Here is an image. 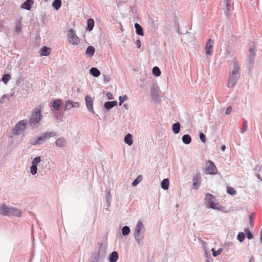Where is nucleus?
Wrapping results in <instances>:
<instances>
[{
  "label": "nucleus",
  "instance_id": "34",
  "mask_svg": "<svg viewBox=\"0 0 262 262\" xmlns=\"http://www.w3.org/2000/svg\"><path fill=\"white\" fill-rule=\"evenodd\" d=\"M161 71L158 67H154L152 68V74L158 77L161 75Z\"/></svg>",
  "mask_w": 262,
  "mask_h": 262
},
{
  "label": "nucleus",
  "instance_id": "20",
  "mask_svg": "<svg viewBox=\"0 0 262 262\" xmlns=\"http://www.w3.org/2000/svg\"><path fill=\"white\" fill-rule=\"evenodd\" d=\"M66 143V140L63 138H58L55 142L56 146L59 147H64Z\"/></svg>",
  "mask_w": 262,
  "mask_h": 262
},
{
  "label": "nucleus",
  "instance_id": "64",
  "mask_svg": "<svg viewBox=\"0 0 262 262\" xmlns=\"http://www.w3.org/2000/svg\"><path fill=\"white\" fill-rule=\"evenodd\" d=\"M77 92H80V88H77Z\"/></svg>",
  "mask_w": 262,
  "mask_h": 262
},
{
  "label": "nucleus",
  "instance_id": "58",
  "mask_svg": "<svg viewBox=\"0 0 262 262\" xmlns=\"http://www.w3.org/2000/svg\"><path fill=\"white\" fill-rule=\"evenodd\" d=\"M253 257L252 256L250 258L248 262H253Z\"/></svg>",
  "mask_w": 262,
  "mask_h": 262
},
{
  "label": "nucleus",
  "instance_id": "42",
  "mask_svg": "<svg viewBox=\"0 0 262 262\" xmlns=\"http://www.w3.org/2000/svg\"><path fill=\"white\" fill-rule=\"evenodd\" d=\"M41 161V158L39 156L35 157L32 161V164L36 165Z\"/></svg>",
  "mask_w": 262,
  "mask_h": 262
},
{
  "label": "nucleus",
  "instance_id": "27",
  "mask_svg": "<svg viewBox=\"0 0 262 262\" xmlns=\"http://www.w3.org/2000/svg\"><path fill=\"white\" fill-rule=\"evenodd\" d=\"M94 26V20L93 18H89L87 20V30L89 31H91Z\"/></svg>",
  "mask_w": 262,
  "mask_h": 262
},
{
  "label": "nucleus",
  "instance_id": "5",
  "mask_svg": "<svg viewBox=\"0 0 262 262\" xmlns=\"http://www.w3.org/2000/svg\"><path fill=\"white\" fill-rule=\"evenodd\" d=\"M42 114L41 110L38 108H35L30 118L29 124L31 126H34L37 123H38L41 119L42 118Z\"/></svg>",
  "mask_w": 262,
  "mask_h": 262
},
{
  "label": "nucleus",
  "instance_id": "19",
  "mask_svg": "<svg viewBox=\"0 0 262 262\" xmlns=\"http://www.w3.org/2000/svg\"><path fill=\"white\" fill-rule=\"evenodd\" d=\"M51 51V49L50 48L44 46L41 49L40 55L41 56H48L50 54Z\"/></svg>",
  "mask_w": 262,
  "mask_h": 262
},
{
  "label": "nucleus",
  "instance_id": "8",
  "mask_svg": "<svg viewBox=\"0 0 262 262\" xmlns=\"http://www.w3.org/2000/svg\"><path fill=\"white\" fill-rule=\"evenodd\" d=\"M68 38L70 43L73 45H77L79 42V38L77 36L75 32L72 29L69 31Z\"/></svg>",
  "mask_w": 262,
  "mask_h": 262
},
{
  "label": "nucleus",
  "instance_id": "39",
  "mask_svg": "<svg viewBox=\"0 0 262 262\" xmlns=\"http://www.w3.org/2000/svg\"><path fill=\"white\" fill-rule=\"evenodd\" d=\"M211 251H212V255L214 257H216L218 256L219 254H221V253L223 251L222 248H219L217 251H215L214 248H212L211 249Z\"/></svg>",
  "mask_w": 262,
  "mask_h": 262
},
{
  "label": "nucleus",
  "instance_id": "22",
  "mask_svg": "<svg viewBox=\"0 0 262 262\" xmlns=\"http://www.w3.org/2000/svg\"><path fill=\"white\" fill-rule=\"evenodd\" d=\"M33 3V0H26L22 5V8L27 10H30L31 5Z\"/></svg>",
  "mask_w": 262,
  "mask_h": 262
},
{
  "label": "nucleus",
  "instance_id": "48",
  "mask_svg": "<svg viewBox=\"0 0 262 262\" xmlns=\"http://www.w3.org/2000/svg\"><path fill=\"white\" fill-rule=\"evenodd\" d=\"M226 2V13H227L229 11V7L230 6V1H225Z\"/></svg>",
  "mask_w": 262,
  "mask_h": 262
},
{
  "label": "nucleus",
  "instance_id": "31",
  "mask_svg": "<svg viewBox=\"0 0 262 262\" xmlns=\"http://www.w3.org/2000/svg\"><path fill=\"white\" fill-rule=\"evenodd\" d=\"M61 6V0H54L52 3V6L56 10H58L60 8Z\"/></svg>",
  "mask_w": 262,
  "mask_h": 262
},
{
  "label": "nucleus",
  "instance_id": "35",
  "mask_svg": "<svg viewBox=\"0 0 262 262\" xmlns=\"http://www.w3.org/2000/svg\"><path fill=\"white\" fill-rule=\"evenodd\" d=\"M245 236L246 235L244 232H239L237 235V239L239 242H242L244 241L245 238Z\"/></svg>",
  "mask_w": 262,
  "mask_h": 262
},
{
  "label": "nucleus",
  "instance_id": "21",
  "mask_svg": "<svg viewBox=\"0 0 262 262\" xmlns=\"http://www.w3.org/2000/svg\"><path fill=\"white\" fill-rule=\"evenodd\" d=\"M135 28L136 29V33L137 35L141 36L143 35V29L141 25L136 23L135 24Z\"/></svg>",
  "mask_w": 262,
  "mask_h": 262
},
{
  "label": "nucleus",
  "instance_id": "55",
  "mask_svg": "<svg viewBox=\"0 0 262 262\" xmlns=\"http://www.w3.org/2000/svg\"><path fill=\"white\" fill-rule=\"evenodd\" d=\"M112 198V196H111V195L110 194V191H109L108 192V195L107 196V202L110 201V200Z\"/></svg>",
  "mask_w": 262,
  "mask_h": 262
},
{
  "label": "nucleus",
  "instance_id": "32",
  "mask_svg": "<svg viewBox=\"0 0 262 262\" xmlns=\"http://www.w3.org/2000/svg\"><path fill=\"white\" fill-rule=\"evenodd\" d=\"M73 107V101L68 100L65 103L64 111H66L71 110Z\"/></svg>",
  "mask_w": 262,
  "mask_h": 262
},
{
  "label": "nucleus",
  "instance_id": "54",
  "mask_svg": "<svg viewBox=\"0 0 262 262\" xmlns=\"http://www.w3.org/2000/svg\"><path fill=\"white\" fill-rule=\"evenodd\" d=\"M73 107H79V103L78 102H75L73 101Z\"/></svg>",
  "mask_w": 262,
  "mask_h": 262
},
{
  "label": "nucleus",
  "instance_id": "15",
  "mask_svg": "<svg viewBox=\"0 0 262 262\" xmlns=\"http://www.w3.org/2000/svg\"><path fill=\"white\" fill-rule=\"evenodd\" d=\"M106 246L103 244H100L98 253V257H100V258L104 257L106 253Z\"/></svg>",
  "mask_w": 262,
  "mask_h": 262
},
{
  "label": "nucleus",
  "instance_id": "23",
  "mask_svg": "<svg viewBox=\"0 0 262 262\" xmlns=\"http://www.w3.org/2000/svg\"><path fill=\"white\" fill-rule=\"evenodd\" d=\"M181 128V124L179 122H177L172 124V130L175 134L179 133Z\"/></svg>",
  "mask_w": 262,
  "mask_h": 262
},
{
  "label": "nucleus",
  "instance_id": "10",
  "mask_svg": "<svg viewBox=\"0 0 262 262\" xmlns=\"http://www.w3.org/2000/svg\"><path fill=\"white\" fill-rule=\"evenodd\" d=\"M239 78L240 76L229 75V79L227 81V86L228 88H232L237 83Z\"/></svg>",
  "mask_w": 262,
  "mask_h": 262
},
{
  "label": "nucleus",
  "instance_id": "49",
  "mask_svg": "<svg viewBox=\"0 0 262 262\" xmlns=\"http://www.w3.org/2000/svg\"><path fill=\"white\" fill-rule=\"evenodd\" d=\"M99 258H101L100 257H98V254L93 255L92 256L93 261L97 262Z\"/></svg>",
  "mask_w": 262,
  "mask_h": 262
},
{
  "label": "nucleus",
  "instance_id": "12",
  "mask_svg": "<svg viewBox=\"0 0 262 262\" xmlns=\"http://www.w3.org/2000/svg\"><path fill=\"white\" fill-rule=\"evenodd\" d=\"M209 165L206 168V171H207V173L210 174H215L217 173V168L214 163L212 161L209 160L208 161Z\"/></svg>",
  "mask_w": 262,
  "mask_h": 262
},
{
  "label": "nucleus",
  "instance_id": "6",
  "mask_svg": "<svg viewBox=\"0 0 262 262\" xmlns=\"http://www.w3.org/2000/svg\"><path fill=\"white\" fill-rule=\"evenodd\" d=\"M256 47L253 41H250L249 42V54L248 56V61L250 64H251V67H250V69L252 68L253 64L254 62V59L256 55Z\"/></svg>",
  "mask_w": 262,
  "mask_h": 262
},
{
  "label": "nucleus",
  "instance_id": "56",
  "mask_svg": "<svg viewBox=\"0 0 262 262\" xmlns=\"http://www.w3.org/2000/svg\"><path fill=\"white\" fill-rule=\"evenodd\" d=\"M104 81L108 82L110 80V78L108 76H104Z\"/></svg>",
  "mask_w": 262,
  "mask_h": 262
},
{
  "label": "nucleus",
  "instance_id": "60",
  "mask_svg": "<svg viewBox=\"0 0 262 262\" xmlns=\"http://www.w3.org/2000/svg\"><path fill=\"white\" fill-rule=\"evenodd\" d=\"M225 148H226V146H225V145H223V146L221 147L222 150H223V151L225 150Z\"/></svg>",
  "mask_w": 262,
  "mask_h": 262
},
{
  "label": "nucleus",
  "instance_id": "38",
  "mask_svg": "<svg viewBox=\"0 0 262 262\" xmlns=\"http://www.w3.org/2000/svg\"><path fill=\"white\" fill-rule=\"evenodd\" d=\"M142 176H138V177L134 180V181L132 183V185L133 186H136L142 180Z\"/></svg>",
  "mask_w": 262,
  "mask_h": 262
},
{
  "label": "nucleus",
  "instance_id": "14",
  "mask_svg": "<svg viewBox=\"0 0 262 262\" xmlns=\"http://www.w3.org/2000/svg\"><path fill=\"white\" fill-rule=\"evenodd\" d=\"M201 182V174L200 172H198L193 178V185L195 189H198Z\"/></svg>",
  "mask_w": 262,
  "mask_h": 262
},
{
  "label": "nucleus",
  "instance_id": "44",
  "mask_svg": "<svg viewBox=\"0 0 262 262\" xmlns=\"http://www.w3.org/2000/svg\"><path fill=\"white\" fill-rule=\"evenodd\" d=\"M206 262H213V258L210 254H208L206 252L205 253Z\"/></svg>",
  "mask_w": 262,
  "mask_h": 262
},
{
  "label": "nucleus",
  "instance_id": "45",
  "mask_svg": "<svg viewBox=\"0 0 262 262\" xmlns=\"http://www.w3.org/2000/svg\"><path fill=\"white\" fill-rule=\"evenodd\" d=\"M247 128H248L247 121L246 120H245L243 122V128H242V130L241 131V133L242 134H243L244 132H245L247 130Z\"/></svg>",
  "mask_w": 262,
  "mask_h": 262
},
{
  "label": "nucleus",
  "instance_id": "16",
  "mask_svg": "<svg viewBox=\"0 0 262 262\" xmlns=\"http://www.w3.org/2000/svg\"><path fill=\"white\" fill-rule=\"evenodd\" d=\"M117 105V101H106L104 103L103 107L105 110H106V112L110 111L113 107Z\"/></svg>",
  "mask_w": 262,
  "mask_h": 262
},
{
  "label": "nucleus",
  "instance_id": "33",
  "mask_svg": "<svg viewBox=\"0 0 262 262\" xmlns=\"http://www.w3.org/2000/svg\"><path fill=\"white\" fill-rule=\"evenodd\" d=\"M130 230L128 226H125L122 228V234L123 236H126L130 233Z\"/></svg>",
  "mask_w": 262,
  "mask_h": 262
},
{
  "label": "nucleus",
  "instance_id": "7",
  "mask_svg": "<svg viewBox=\"0 0 262 262\" xmlns=\"http://www.w3.org/2000/svg\"><path fill=\"white\" fill-rule=\"evenodd\" d=\"M27 121L26 120H23L19 121L15 126L13 132L16 135H19L23 130H25Z\"/></svg>",
  "mask_w": 262,
  "mask_h": 262
},
{
  "label": "nucleus",
  "instance_id": "41",
  "mask_svg": "<svg viewBox=\"0 0 262 262\" xmlns=\"http://www.w3.org/2000/svg\"><path fill=\"white\" fill-rule=\"evenodd\" d=\"M227 192L229 194L233 195L236 193V191L232 187H229L227 189Z\"/></svg>",
  "mask_w": 262,
  "mask_h": 262
},
{
  "label": "nucleus",
  "instance_id": "13",
  "mask_svg": "<svg viewBox=\"0 0 262 262\" xmlns=\"http://www.w3.org/2000/svg\"><path fill=\"white\" fill-rule=\"evenodd\" d=\"M86 105L89 111L93 114H95V112L93 106V101L90 96L86 95L85 97Z\"/></svg>",
  "mask_w": 262,
  "mask_h": 262
},
{
  "label": "nucleus",
  "instance_id": "57",
  "mask_svg": "<svg viewBox=\"0 0 262 262\" xmlns=\"http://www.w3.org/2000/svg\"><path fill=\"white\" fill-rule=\"evenodd\" d=\"M260 242L262 244V227L260 231Z\"/></svg>",
  "mask_w": 262,
  "mask_h": 262
},
{
  "label": "nucleus",
  "instance_id": "62",
  "mask_svg": "<svg viewBox=\"0 0 262 262\" xmlns=\"http://www.w3.org/2000/svg\"><path fill=\"white\" fill-rule=\"evenodd\" d=\"M6 97H7V95H4L2 96V99H5Z\"/></svg>",
  "mask_w": 262,
  "mask_h": 262
},
{
  "label": "nucleus",
  "instance_id": "11",
  "mask_svg": "<svg viewBox=\"0 0 262 262\" xmlns=\"http://www.w3.org/2000/svg\"><path fill=\"white\" fill-rule=\"evenodd\" d=\"M214 40L209 39L205 46V53L208 55H212L213 53V46Z\"/></svg>",
  "mask_w": 262,
  "mask_h": 262
},
{
  "label": "nucleus",
  "instance_id": "28",
  "mask_svg": "<svg viewBox=\"0 0 262 262\" xmlns=\"http://www.w3.org/2000/svg\"><path fill=\"white\" fill-rule=\"evenodd\" d=\"M95 52V49L93 46H89L85 52V54L88 55L89 57H91L94 54Z\"/></svg>",
  "mask_w": 262,
  "mask_h": 262
},
{
  "label": "nucleus",
  "instance_id": "25",
  "mask_svg": "<svg viewBox=\"0 0 262 262\" xmlns=\"http://www.w3.org/2000/svg\"><path fill=\"white\" fill-rule=\"evenodd\" d=\"M169 181L168 179H164L162 180L161 183V188L166 190H167L169 188Z\"/></svg>",
  "mask_w": 262,
  "mask_h": 262
},
{
  "label": "nucleus",
  "instance_id": "1",
  "mask_svg": "<svg viewBox=\"0 0 262 262\" xmlns=\"http://www.w3.org/2000/svg\"><path fill=\"white\" fill-rule=\"evenodd\" d=\"M0 214L4 216H20L21 211L16 208L8 206L5 204L0 206Z\"/></svg>",
  "mask_w": 262,
  "mask_h": 262
},
{
  "label": "nucleus",
  "instance_id": "29",
  "mask_svg": "<svg viewBox=\"0 0 262 262\" xmlns=\"http://www.w3.org/2000/svg\"><path fill=\"white\" fill-rule=\"evenodd\" d=\"M90 73L91 75L95 77H98L100 75V72L96 68H92L90 70Z\"/></svg>",
  "mask_w": 262,
  "mask_h": 262
},
{
  "label": "nucleus",
  "instance_id": "4",
  "mask_svg": "<svg viewBox=\"0 0 262 262\" xmlns=\"http://www.w3.org/2000/svg\"><path fill=\"white\" fill-rule=\"evenodd\" d=\"M215 200L216 199L213 195L210 193L206 194L205 201L207 207L216 210H221L222 208V206L219 205L218 203H215Z\"/></svg>",
  "mask_w": 262,
  "mask_h": 262
},
{
  "label": "nucleus",
  "instance_id": "43",
  "mask_svg": "<svg viewBox=\"0 0 262 262\" xmlns=\"http://www.w3.org/2000/svg\"><path fill=\"white\" fill-rule=\"evenodd\" d=\"M127 99V96L125 95H124L123 97L122 96H120L119 97V105H121L123 103V102L125 100H126Z\"/></svg>",
  "mask_w": 262,
  "mask_h": 262
},
{
  "label": "nucleus",
  "instance_id": "18",
  "mask_svg": "<svg viewBox=\"0 0 262 262\" xmlns=\"http://www.w3.org/2000/svg\"><path fill=\"white\" fill-rule=\"evenodd\" d=\"M118 259V253L117 251H113L108 256V260L110 262H116Z\"/></svg>",
  "mask_w": 262,
  "mask_h": 262
},
{
  "label": "nucleus",
  "instance_id": "26",
  "mask_svg": "<svg viewBox=\"0 0 262 262\" xmlns=\"http://www.w3.org/2000/svg\"><path fill=\"white\" fill-rule=\"evenodd\" d=\"M61 104V99L55 100L52 103V106L57 111H59L60 109Z\"/></svg>",
  "mask_w": 262,
  "mask_h": 262
},
{
  "label": "nucleus",
  "instance_id": "9",
  "mask_svg": "<svg viewBox=\"0 0 262 262\" xmlns=\"http://www.w3.org/2000/svg\"><path fill=\"white\" fill-rule=\"evenodd\" d=\"M231 62V64H232L233 67L232 70L229 71V75L240 76L239 71L241 68L236 59H234Z\"/></svg>",
  "mask_w": 262,
  "mask_h": 262
},
{
  "label": "nucleus",
  "instance_id": "59",
  "mask_svg": "<svg viewBox=\"0 0 262 262\" xmlns=\"http://www.w3.org/2000/svg\"><path fill=\"white\" fill-rule=\"evenodd\" d=\"M123 106H124V107L126 109H127V108H128V104H126V103H124V104H123Z\"/></svg>",
  "mask_w": 262,
  "mask_h": 262
},
{
  "label": "nucleus",
  "instance_id": "47",
  "mask_svg": "<svg viewBox=\"0 0 262 262\" xmlns=\"http://www.w3.org/2000/svg\"><path fill=\"white\" fill-rule=\"evenodd\" d=\"M21 31L20 23H17L15 26V31L19 33Z\"/></svg>",
  "mask_w": 262,
  "mask_h": 262
},
{
  "label": "nucleus",
  "instance_id": "17",
  "mask_svg": "<svg viewBox=\"0 0 262 262\" xmlns=\"http://www.w3.org/2000/svg\"><path fill=\"white\" fill-rule=\"evenodd\" d=\"M150 94L152 100H157L158 99V90L153 85L151 88Z\"/></svg>",
  "mask_w": 262,
  "mask_h": 262
},
{
  "label": "nucleus",
  "instance_id": "53",
  "mask_svg": "<svg viewBox=\"0 0 262 262\" xmlns=\"http://www.w3.org/2000/svg\"><path fill=\"white\" fill-rule=\"evenodd\" d=\"M135 43L138 48H140L141 47V42L140 41V40L139 39L137 40Z\"/></svg>",
  "mask_w": 262,
  "mask_h": 262
},
{
  "label": "nucleus",
  "instance_id": "40",
  "mask_svg": "<svg viewBox=\"0 0 262 262\" xmlns=\"http://www.w3.org/2000/svg\"><path fill=\"white\" fill-rule=\"evenodd\" d=\"M37 171V167L36 165L32 164L30 167V172L32 175H35Z\"/></svg>",
  "mask_w": 262,
  "mask_h": 262
},
{
  "label": "nucleus",
  "instance_id": "46",
  "mask_svg": "<svg viewBox=\"0 0 262 262\" xmlns=\"http://www.w3.org/2000/svg\"><path fill=\"white\" fill-rule=\"evenodd\" d=\"M199 137H200V140L202 141V142L203 143L206 142V137L203 133H202V132L200 133Z\"/></svg>",
  "mask_w": 262,
  "mask_h": 262
},
{
  "label": "nucleus",
  "instance_id": "61",
  "mask_svg": "<svg viewBox=\"0 0 262 262\" xmlns=\"http://www.w3.org/2000/svg\"><path fill=\"white\" fill-rule=\"evenodd\" d=\"M257 178L259 179V180H261V177H260V176L259 174H257Z\"/></svg>",
  "mask_w": 262,
  "mask_h": 262
},
{
  "label": "nucleus",
  "instance_id": "36",
  "mask_svg": "<svg viewBox=\"0 0 262 262\" xmlns=\"http://www.w3.org/2000/svg\"><path fill=\"white\" fill-rule=\"evenodd\" d=\"M11 78V76L9 74H5L2 77V80L5 84H7Z\"/></svg>",
  "mask_w": 262,
  "mask_h": 262
},
{
  "label": "nucleus",
  "instance_id": "24",
  "mask_svg": "<svg viewBox=\"0 0 262 262\" xmlns=\"http://www.w3.org/2000/svg\"><path fill=\"white\" fill-rule=\"evenodd\" d=\"M124 141L126 144H128V145H131L133 143L132 135L129 133L127 134L124 137Z\"/></svg>",
  "mask_w": 262,
  "mask_h": 262
},
{
  "label": "nucleus",
  "instance_id": "2",
  "mask_svg": "<svg viewBox=\"0 0 262 262\" xmlns=\"http://www.w3.org/2000/svg\"><path fill=\"white\" fill-rule=\"evenodd\" d=\"M57 133L54 132H45L41 134L39 137L30 140V144L32 145H40L49 138L55 137Z\"/></svg>",
  "mask_w": 262,
  "mask_h": 262
},
{
  "label": "nucleus",
  "instance_id": "37",
  "mask_svg": "<svg viewBox=\"0 0 262 262\" xmlns=\"http://www.w3.org/2000/svg\"><path fill=\"white\" fill-rule=\"evenodd\" d=\"M246 236L248 239H251L253 238V235L252 233V232L250 231V230L248 228H245L244 230Z\"/></svg>",
  "mask_w": 262,
  "mask_h": 262
},
{
  "label": "nucleus",
  "instance_id": "30",
  "mask_svg": "<svg viewBox=\"0 0 262 262\" xmlns=\"http://www.w3.org/2000/svg\"><path fill=\"white\" fill-rule=\"evenodd\" d=\"M182 140L183 142L185 144H189L191 142V138L188 134L183 135Z\"/></svg>",
  "mask_w": 262,
  "mask_h": 262
},
{
  "label": "nucleus",
  "instance_id": "52",
  "mask_svg": "<svg viewBox=\"0 0 262 262\" xmlns=\"http://www.w3.org/2000/svg\"><path fill=\"white\" fill-rule=\"evenodd\" d=\"M106 96L107 97L108 99L109 100H112L114 98L112 94L110 92L107 93Z\"/></svg>",
  "mask_w": 262,
  "mask_h": 262
},
{
  "label": "nucleus",
  "instance_id": "51",
  "mask_svg": "<svg viewBox=\"0 0 262 262\" xmlns=\"http://www.w3.org/2000/svg\"><path fill=\"white\" fill-rule=\"evenodd\" d=\"M231 111H232V107L231 106H228L226 111V115H229L231 112Z\"/></svg>",
  "mask_w": 262,
  "mask_h": 262
},
{
  "label": "nucleus",
  "instance_id": "3",
  "mask_svg": "<svg viewBox=\"0 0 262 262\" xmlns=\"http://www.w3.org/2000/svg\"><path fill=\"white\" fill-rule=\"evenodd\" d=\"M144 227L142 222L139 221L135 227L134 232L135 238L139 245H141V241L144 237Z\"/></svg>",
  "mask_w": 262,
  "mask_h": 262
},
{
  "label": "nucleus",
  "instance_id": "50",
  "mask_svg": "<svg viewBox=\"0 0 262 262\" xmlns=\"http://www.w3.org/2000/svg\"><path fill=\"white\" fill-rule=\"evenodd\" d=\"M255 214L252 213H251L250 216H249V221H250V224H252V222H253V220L255 217Z\"/></svg>",
  "mask_w": 262,
  "mask_h": 262
},
{
  "label": "nucleus",
  "instance_id": "63",
  "mask_svg": "<svg viewBox=\"0 0 262 262\" xmlns=\"http://www.w3.org/2000/svg\"><path fill=\"white\" fill-rule=\"evenodd\" d=\"M107 207H109V206H110V201L107 202Z\"/></svg>",
  "mask_w": 262,
  "mask_h": 262
}]
</instances>
